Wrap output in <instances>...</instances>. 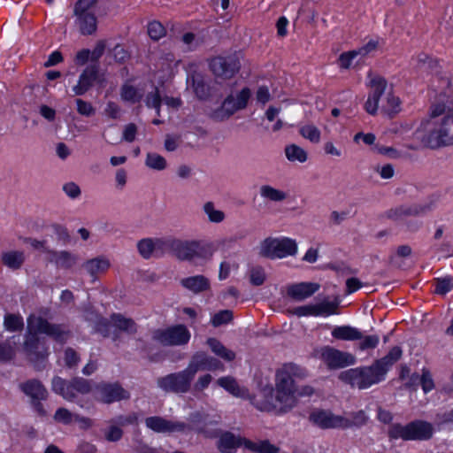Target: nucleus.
<instances>
[{
	"mask_svg": "<svg viewBox=\"0 0 453 453\" xmlns=\"http://www.w3.org/2000/svg\"><path fill=\"white\" fill-rule=\"evenodd\" d=\"M305 376L306 371L296 365H282L276 372L275 389H264L253 398V404L263 411H289L296 406L299 397L310 396L314 392L311 386H296V380Z\"/></svg>",
	"mask_w": 453,
	"mask_h": 453,
	"instance_id": "nucleus-1",
	"label": "nucleus"
},
{
	"mask_svg": "<svg viewBox=\"0 0 453 453\" xmlns=\"http://www.w3.org/2000/svg\"><path fill=\"white\" fill-rule=\"evenodd\" d=\"M425 147L439 149L453 145V110L436 98L413 134Z\"/></svg>",
	"mask_w": 453,
	"mask_h": 453,
	"instance_id": "nucleus-2",
	"label": "nucleus"
},
{
	"mask_svg": "<svg viewBox=\"0 0 453 453\" xmlns=\"http://www.w3.org/2000/svg\"><path fill=\"white\" fill-rule=\"evenodd\" d=\"M52 390L62 395L67 401H73L79 395L93 392L99 401L111 403L129 397V394L119 384H98L92 388L89 382L84 379H75L72 382H66L59 377L52 380Z\"/></svg>",
	"mask_w": 453,
	"mask_h": 453,
	"instance_id": "nucleus-3",
	"label": "nucleus"
},
{
	"mask_svg": "<svg viewBox=\"0 0 453 453\" xmlns=\"http://www.w3.org/2000/svg\"><path fill=\"white\" fill-rule=\"evenodd\" d=\"M27 333L25 349L33 362L44 359L48 355L45 341L38 337L39 334H47L60 343H64L70 336V333L65 326L50 324L42 317L31 315L27 318Z\"/></svg>",
	"mask_w": 453,
	"mask_h": 453,
	"instance_id": "nucleus-4",
	"label": "nucleus"
},
{
	"mask_svg": "<svg viewBox=\"0 0 453 453\" xmlns=\"http://www.w3.org/2000/svg\"><path fill=\"white\" fill-rule=\"evenodd\" d=\"M402 356L399 347L392 348L387 356L372 365L360 366L342 372L339 379L353 388L365 389L385 380L387 372Z\"/></svg>",
	"mask_w": 453,
	"mask_h": 453,
	"instance_id": "nucleus-5",
	"label": "nucleus"
},
{
	"mask_svg": "<svg viewBox=\"0 0 453 453\" xmlns=\"http://www.w3.org/2000/svg\"><path fill=\"white\" fill-rule=\"evenodd\" d=\"M369 94L365 104V110L371 115L376 114L381 96L385 93V98L381 103V110L388 116H394L401 111V100L395 95L392 88H388L387 81L380 76L369 74Z\"/></svg>",
	"mask_w": 453,
	"mask_h": 453,
	"instance_id": "nucleus-6",
	"label": "nucleus"
},
{
	"mask_svg": "<svg viewBox=\"0 0 453 453\" xmlns=\"http://www.w3.org/2000/svg\"><path fill=\"white\" fill-rule=\"evenodd\" d=\"M257 250L263 257L282 259L296 255L298 246L296 240L289 237H267L259 243Z\"/></svg>",
	"mask_w": 453,
	"mask_h": 453,
	"instance_id": "nucleus-7",
	"label": "nucleus"
},
{
	"mask_svg": "<svg viewBox=\"0 0 453 453\" xmlns=\"http://www.w3.org/2000/svg\"><path fill=\"white\" fill-rule=\"evenodd\" d=\"M433 434L432 424L423 420H415L407 425L394 424L388 429V436L393 440L426 441Z\"/></svg>",
	"mask_w": 453,
	"mask_h": 453,
	"instance_id": "nucleus-8",
	"label": "nucleus"
},
{
	"mask_svg": "<svg viewBox=\"0 0 453 453\" xmlns=\"http://www.w3.org/2000/svg\"><path fill=\"white\" fill-rule=\"evenodd\" d=\"M97 0H79L74 6L76 24L80 32L84 35L94 34L97 28L95 15Z\"/></svg>",
	"mask_w": 453,
	"mask_h": 453,
	"instance_id": "nucleus-9",
	"label": "nucleus"
},
{
	"mask_svg": "<svg viewBox=\"0 0 453 453\" xmlns=\"http://www.w3.org/2000/svg\"><path fill=\"white\" fill-rule=\"evenodd\" d=\"M196 374L193 366L189 363L185 370L160 378L157 383L165 391L185 393L188 391Z\"/></svg>",
	"mask_w": 453,
	"mask_h": 453,
	"instance_id": "nucleus-10",
	"label": "nucleus"
},
{
	"mask_svg": "<svg viewBox=\"0 0 453 453\" xmlns=\"http://www.w3.org/2000/svg\"><path fill=\"white\" fill-rule=\"evenodd\" d=\"M209 67L216 78L226 81L239 72L241 62L236 54L217 56L210 59Z\"/></svg>",
	"mask_w": 453,
	"mask_h": 453,
	"instance_id": "nucleus-11",
	"label": "nucleus"
},
{
	"mask_svg": "<svg viewBox=\"0 0 453 453\" xmlns=\"http://www.w3.org/2000/svg\"><path fill=\"white\" fill-rule=\"evenodd\" d=\"M426 210V207L422 204H406L390 209L387 211L386 216L391 220L404 223L409 231H417L421 223L409 219L423 214Z\"/></svg>",
	"mask_w": 453,
	"mask_h": 453,
	"instance_id": "nucleus-12",
	"label": "nucleus"
},
{
	"mask_svg": "<svg viewBox=\"0 0 453 453\" xmlns=\"http://www.w3.org/2000/svg\"><path fill=\"white\" fill-rule=\"evenodd\" d=\"M190 332L183 325H176L153 332L152 338L165 346L187 344L190 340Z\"/></svg>",
	"mask_w": 453,
	"mask_h": 453,
	"instance_id": "nucleus-13",
	"label": "nucleus"
},
{
	"mask_svg": "<svg viewBox=\"0 0 453 453\" xmlns=\"http://www.w3.org/2000/svg\"><path fill=\"white\" fill-rule=\"evenodd\" d=\"M317 355L329 369H340L356 363V357L352 354L330 346L322 347L317 351Z\"/></svg>",
	"mask_w": 453,
	"mask_h": 453,
	"instance_id": "nucleus-14",
	"label": "nucleus"
},
{
	"mask_svg": "<svg viewBox=\"0 0 453 453\" xmlns=\"http://www.w3.org/2000/svg\"><path fill=\"white\" fill-rule=\"evenodd\" d=\"M311 423L321 429H347L344 416L336 415L328 410L315 409L309 415Z\"/></svg>",
	"mask_w": 453,
	"mask_h": 453,
	"instance_id": "nucleus-15",
	"label": "nucleus"
},
{
	"mask_svg": "<svg viewBox=\"0 0 453 453\" xmlns=\"http://www.w3.org/2000/svg\"><path fill=\"white\" fill-rule=\"evenodd\" d=\"M145 425L156 433H187L191 429L188 424L171 421L158 416L147 418Z\"/></svg>",
	"mask_w": 453,
	"mask_h": 453,
	"instance_id": "nucleus-16",
	"label": "nucleus"
},
{
	"mask_svg": "<svg viewBox=\"0 0 453 453\" xmlns=\"http://www.w3.org/2000/svg\"><path fill=\"white\" fill-rule=\"evenodd\" d=\"M433 89L435 92V98L453 110V79L448 75L434 77Z\"/></svg>",
	"mask_w": 453,
	"mask_h": 453,
	"instance_id": "nucleus-17",
	"label": "nucleus"
},
{
	"mask_svg": "<svg viewBox=\"0 0 453 453\" xmlns=\"http://www.w3.org/2000/svg\"><path fill=\"white\" fill-rule=\"evenodd\" d=\"M250 90L248 88L241 91L229 95L223 102L221 106V118H228L236 111L244 109L250 97Z\"/></svg>",
	"mask_w": 453,
	"mask_h": 453,
	"instance_id": "nucleus-18",
	"label": "nucleus"
},
{
	"mask_svg": "<svg viewBox=\"0 0 453 453\" xmlns=\"http://www.w3.org/2000/svg\"><path fill=\"white\" fill-rule=\"evenodd\" d=\"M335 309L334 303L323 301L296 307L291 312L297 317H326L334 314Z\"/></svg>",
	"mask_w": 453,
	"mask_h": 453,
	"instance_id": "nucleus-19",
	"label": "nucleus"
},
{
	"mask_svg": "<svg viewBox=\"0 0 453 453\" xmlns=\"http://www.w3.org/2000/svg\"><path fill=\"white\" fill-rule=\"evenodd\" d=\"M170 245V239L165 238H144L137 242L139 254L145 259L154 255H162Z\"/></svg>",
	"mask_w": 453,
	"mask_h": 453,
	"instance_id": "nucleus-20",
	"label": "nucleus"
},
{
	"mask_svg": "<svg viewBox=\"0 0 453 453\" xmlns=\"http://www.w3.org/2000/svg\"><path fill=\"white\" fill-rule=\"evenodd\" d=\"M179 64L180 61L176 60L173 54L165 55L157 63L155 78L162 84L173 79L177 72Z\"/></svg>",
	"mask_w": 453,
	"mask_h": 453,
	"instance_id": "nucleus-21",
	"label": "nucleus"
},
{
	"mask_svg": "<svg viewBox=\"0 0 453 453\" xmlns=\"http://www.w3.org/2000/svg\"><path fill=\"white\" fill-rule=\"evenodd\" d=\"M320 288L316 282H299L287 288V295L296 301H303L311 297Z\"/></svg>",
	"mask_w": 453,
	"mask_h": 453,
	"instance_id": "nucleus-22",
	"label": "nucleus"
},
{
	"mask_svg": "<svg viewBox=\"0 0 453 453\" xmlns=\"http://www.w3.org/2000/svg\"><path fill=\"white\" fill-rule=\"evenodd\" d=\"M196 373L198 371H216L223 370L224 365L216 358L207 356L203 352L196 353L190 362Z\"/></svg>",
	"mask_w": 453,
	"mask_h": 453,
	"instance_id": "nucleus-23",
	"label": "nucleus"
},
{
	"mask_svg": "<svg viewBox=\"0 0 453 453\" xmlns=\"http://www.w3.org/2000/svg\"><path fill=\"white\" fill-rule=\"evenodd\" d=\"M247 439L230 432L223 433L218 441V449L221 453H234L241 446L245 447Z\"/></svg>",
	"mask_w": 453,
	"mask_h": 453,
	"instance_id": "nucleus-24",
	"label": "nucleus"
},
{
	"mask_svg": "<svg viewBox=\"0 0 453 453\" xmlns=\"http://www.w3.org/2000/svg\"><path fill=\"white\" fill-rule=\"evenodd\" d=\"M172 247L177 258L182 261H194L196 241L170 240L169 247Z\"/></svg>",
	"mask_w": 453,
	"mask_h": 453,
	"instance_id": "nucleus-25",
	"label": "nucleus"
},
{
	"mask_svg": "<svg viewBox=\"0 0 453 453\" xmlns=\"http://www.w3.org/2000/svg\"><path fill=\"white\" fill-rule=\"evenodd\" d=\"M97 77L95 66L87 67L80 75L78 83L73 88L76 96L84 95L94 84Z\"/></svg>",
	"mask_w": 453,
	"mask_h": 453,
	"instance_id": "nucleus-26",
	"label": "nucleus"
},
{
	"mask_svg": "<svg viewBox=\"0 0 453 453\" xmlns=\"http://www.w3.org/2000/svg\"><path fill=\"white\" fill-rule=\"evenodd\" d=\"M180 285L193 294H200L211 288L210 280L204 275H194L180 280Z\"/></svg>",
	"mask_w": 453,
	"mask_h": 453,
	"instance_id": "nucleus-27",
	"label": "nucleus"
},
{
	"mask_svg": "<svg viewBox=\"0 0 453 453\" xmlns=\"http://www.w3.org/2000/svg\"><path fill=\"white\" fill-rule=\"evenodd\" d=\"M111 266L110 260L104 257L92 258L84 263V270L93 278L105 273Z\"/></svg>",
	"mask_w": 453,
	"mask_h": 453,
	"instance_id": "nucleus-28",
	"label": "nucleus"
},
{
	"mask_svg": "<svg viewBox=\"0 0 453 453\" xmlns=\"http://www.w3.org/2000/svg\"><path fill=\"white\" fill-rule=\"evenodd\" d=\"M144 95L142 87L134 86L130 82H126L120 88V98L128 104L139 103Z\"/></svg>",
	"mask_w": 453,
	"mask_h": 453,
	"instance_id": "nucleus-29",
	"label": "nucleus"
},
{
	"mask_svg": "<svg viewBox=\"0 0 453 453\" xmlns=\"http://www.w3.org/2000/svg\"><path fill=\"white\" fill-rule=\"evenodd\" d=\"M47 259L58 268L68 269L76 263V257L67 251H49Z\"/></svg>",
	"mask_w": 453,
	"mask_h": 453,
	"instance_id": "nucleus-30",
	"label": "nucleus"
},
{
	"mask_svg": "<svg viewBox=\"0 0 453 453\" xmlns=\"http://www.w3.org/2000/svg\"><path fill=\"white\" fill-rule=\"evenodd\" d=\"M260 196L267 202L281 203L288 198V193L269 184H264L259 188Z\"/></svg>",
	"mask_w": 453,
	"mask_h": 453,
	"instance_id": "nucleus-31",
	"label": "nucleus"
},
{
	"mask_svg": "<svg viewBox=\"0 0 453 453\" xmlns=\"http://www.w3.org/2000/svg\"><path fill=\"white\" fill-rule=\"evenodd\" d=\"M332 336L341 341H357L362 338V333L351 326H337L331 332Z\"/></svg>",
	"mask_w": 453,
	"mask_h": 453,
	"instance_id": "nucleus-32",
	"label": "nucleus"
},
{
	"mask_svg": "<svg viewBox=\"0 0 453 453\" xmlns=\"http://www.w3.org/2000/svg\"><path fill=\"white\" fill-rule=\"evenodd\" d=\"M215 251V248L212 243H202L196 241V247L194 252L195 265H202L211 260Z\"/></svg>",
	"mask_w": 453,
	"mask_h": 453,
	"instance_id": "nucleus-33",
	"label": "nucleus"
},
{
	"mask_svg": "<svg viewBox=\"0 0 453 453\" xmlns=\"http://www.w3.org/2000/svg\"><path fill=\"white\" fill-rule=\"evenodd\" d=\"M217 384L236 397L245 398L249 396L246 388L238 385L237 381L230 376L221 377L217 380Z\"/></svg>",
	"mask_w": 453,
	"mask_h": 453,
	"instance_id": "nucleus-34",
	"label": "nucleus"
},
{
	"mask_svg": "<svg viewBox=\"0 0 453 453\" xmlns=\"http://www.w3.org/2000/svg\"><path fill=\"white\" fill-rule=\"evenodd\" d=\"M187 82L198 98L205 99L209 96L210 88L205 83L203 75L199 73H194L191 76L188 75Z\"/></svg>",
	"mask_w": 453,
	"mask_h": 453,
	"instance_id": "nucleus-35",
	"label": "nucleus"
},
{
	"mask_svg": "<svg viewBox=\"0 0 453 453\" xmlns=\"http://www.w3.org/2000/svg\"><path fill=\"white\" fill-rule=\"evenodd\" d=\"M299 134L311 143H319L321 141L320 129L311 122L301 123L298 126Z\"/></svg>",
	"mask_w": 453,
	"mask_h": 453,
	"instance_id": "nucleus-36",
	"label": "nucleus"
},
{
	"mask_svg": "<svg viewBox=\"0 0 453 453\" xmlns=\"http://www.w3.org/2000/svg\"><path fill=\"white\" fill-rule=\"evenodd\" d=\"M2 261L7 267L16 270L21 267L25 261V254L22 251L11 250L2 254Z\"/></svg>",
	"mask_w": 453,
	"mask_h": 453,
	"instance_id": "nucleus-37",
	"label": "nucleus"
},
{
	"mask_svg": "<svg viewBox=\"0 0 453 453\" xmlns=\"http://www.w3.org/2000/svg\"><path fill=\"white\" fill-rule=\"evenodd\" d=\"M23 391L29 396L37 400H43L47 397V390L37 380H30L23 384Z\"/></svg>",
	"mask_w": 453,
	"mask_h": 453,
	"instance_id": "nucleus-38",
	"label": "nucleus"
},
{
	"mask_svg": "<svg viewBox=\"0 0 453 453\" xmlns=\"http://www.w3.org/2000/svg\"><path fill=\"white\" fill-rule=\"evenodd\" d=\"M245 448L257 453H279V448L269 441H245Z\"/></svg>",
	"mask_w": 453,
	"mask_h": 453,
	"instance_id": "nucleus-39",
	"label": "nucleus"
},
{
	"mask_svg": "<svg viewBox=\"0 0 453 453\" xmlns=\"http://www.w3.org/2000/svg\"><path fill=\"white\" fill-rule=\"evenodd\" d=\"M285 154L291 162L304 163L308 158L306 150L296 144L288 145L285 148Z\"/></svg>",
	"mask_w": 453,
	"mask_h": 453,
	"instance_id": "nucleus-40",
	"label": "nucleus"
},
{
	"mask_svg": "<svg viewBox=\"0 0 453 453\" xmlns=\"http://www.w3.org/2000/svg\"><path fill=\"white\" fill-rule=\"evenodd\" d=\"M111 325L117 329L128 334L134 333L136 330L135 323L132 319H127L120 314H113L111 316Z\"/></svg>",
	"mask_w": 453,
	"mask_h": 453,
	"instance_id": "nucleus-41",
	"label": "nucleus"
},
{
	"mask_svg": "<svg viewBox=\"0 0 453 453\" xmlns=\"http://www.w3.org/2000/svg\"><path fill=\"white\" fill-rule=\"evenodd\" d=\"M207 343L216 355L225 360L232 361L235 357V354L232 350L227 349L218 340L210 338L208 339Z\"/></svg>",
	"mask_w": 453,
	"mask_h": 453,
	"instance_id": "nucleus-42",
	"label": "nucleus"
},
{
	"mask_svg": "<svg viewBox=\"0 0 453 453\" xmlns=\"http://www.w3.org/2000/svg\"><path fill=\"white\" fill-rule=\"evenodd\" d=\"M145 165L150 169L162 171L166 168L167 163L164 157L155 152H149L146 155Z\"/></svg>",
	"mask_w": 453,
	"mask_h": 453,
	"instance_id": "nucleus-43",
	"label": "nucleus"
},
{
	"mask_svg": "<svg viewBox=\"0 0 453 453\" xmlns=\"http://www.w3.org/2000/svg\"><path fill=\"white\" fill-rule=\"evenodd\" d=\"M203 211L207 215L208 219L212 223H221L225 219V213L216 209L212 202H207L203 204Z\"/></svg>",
	"mask_w": 453,
	"mask_h": 453,
	"instance_id": "nucleus-44",
	"label": "nucleus"
},
{
	"mask_svg": "<svg viewBox=\"0 0 453 453\" xmlns=\"http://www.w3.org/2000/svg\"><path fill=\"white\" fill-rule=\"evenodd\" d=\"M350 418L345 417L344 419L348 425L347 429L350 427H360L365 426L368 421V416L364 411H358L356 412H351L349 414Z\"/></svg>",
	"mask_w": 453,
	"mask_h": 453,
	"instance_id": "nucleus-45",
	"label": "nucleus"
},
{
	"mask_svg": "<svg viewBox=\"0 0 453 453\" xmlns=\"http://www.w3.org/2000/svg\"><path fill=\"white\" fill-rule=\"evenodd\" d=\"M4 325L5 329L8 331H20L24 326L23 318L19 314H6Z\"/></svg>",
	"mask_w": 453,
	"mask_h": 453,
	"instance_id": "nucleus-46",
	"label": "nucleus"
},
{
	"mask_svg": "<svg viewBox=\"0 0 453 453\" xmlns=\"http://www.w3.org/2000/svg\"><path fill=\"white\" fill-rule=\"evenodd\" d=\"M148 35L152 40L158 41L166 35V30L159 21L153 20L148 24Z\"/></svg>",
	"mask_w": 453,
	"mask_h": 453,
	"instance_id": "nucleus-47",
	"label": "nucleus"
},
{
	"mask_svg": "<svg viewBox=\"0 0 453 453\" xmlns=\"http://www.w3.org/2000/svg\"><path fill=\"white\" fill-rule=\"evenodd\" d=\"M75 413L65 408H58L54 414V420L64 425H70L75 420Z\"/></svg>",
	"mask_w": 453,
	"mask_h": 453,
	"instance_id": "nucleus-48",
	"label": "nucleus"
},
{
	"mask_svg": "<svg viewBox=\"0 0 453 453\" xmlns=\"http://www.w3.org/2000/svg\"><path fill=\"white\" fill-rule=\"evenodd\" d=\"M453 289V278L444 277L437 279L435 281L434 292L438 295L444 296Z\"/></svg>",
	"mask_w": 453,
	"mask_h": 453,
	"instance_id": "nucleus-49",
	"label": "nucleus"
},
{
	"mask_svg": "<svg viewBox=\"0 0 453 453\" xmlns=\"http://www.w3.org/2000/svg\"><path fill=\"white\" fill-rule=\"evenodd\" d=\"M358 58V53L354 50L347 52H343L338 58V64L341 68L348 69L352 65L353 61Z\"/></svg>",
	"mask_w": 453,
	"mask_h": 453,
	"instance_id": "nucleus-50",
	"label": "nucleus"
},
{
	"mask_svg": "<svg viewBox=\"0 0 453 453\" xmlns=\"http://www.w3.org/2000/svg\"><path fill=\"white\" fill-rule=\"evenodd\" d=\"M233 319V313L229 310L220 311L215 313L211 318V324L213 326H219L221 325L230 322Z\"/></svg>",
	"mask_w": 453,
	"mask_h": 453,
	"instance_id": "nucleus-51",
	"label": "nucleus"
},
{
	"mask_svg": "<svg viewBox=\"0 0 453 453\" xmlns=\"http://www.w3.org/2000/svg\"><path fill=\"white\" fill-rule=\"evenodd\" d=\"M250 280L254 286H260L265 280V273L260 266L253 267L250 271Z\"/></svg>",
	"mask_w": 453,
	"mask_h": 453,
	"instance_id": "nucleus-52",
	"label": "nucleus"
},
{
	"mask_svg": "<svg viewBox=\"0 0 453 453\" xmlns=\"http://www.w3.org/2000/svg\"><path fill=\"white\" fill-rule=\"evenodd\" d=\"M360 341L358 344V349L360 350H366L368 349H374L378 346L380 338L378 335H366L363 336L361 339H358Z\"/></svg>",
	"mask_w": 453,
	"mask_h": 453,
	"instance_id": "nucleus-53",
	"label": "nucleus"
},
{
	"mask_svg": "<svg viewBox=\"0 0 453 453\" xmlns=\"http://www.w3.org/2000/svg\"><path fill=\"white\" fill-rule=\"evenodd\" d=\"M420 384H421V388L425 393H428L434 389V380H433L432 375L428 370H426V369L422 370Z\"/></svg>",
	"mask_w": 453,
	"mask_h": 453,
	"instance_id": "nucleus-54",
	"label": "nucleus"
},
{
	"mask_svg": "<svg viewBox=\"0 0 453 453\" xmlns=\"http://www.w3.org/2000/svg\"><path fill=\"white\" fill-rule=\"evenodd\" d=\"M378 48V42L375 40H370L367 43H365L361 48L355 50L358 53L359 60H362L367 55L375 51Z\"/></svg>",
	"mask_w": 453,
	"mask_h": 453,
	"instance_id": "nucleus-55",
	"label": "nucleus"
},
{
	"mask_svg": "<svg viewBox=\"0 0 453 453\" xmlns=\"http://www.w3.org/2000/svg\"><path fill=\"white\" fill-rule=\"evenodd\" d=\"M76 104H77V111L81 115L89 117L95 113V108L88 102H86L82 99H77Z\"/></svg>",
	"mask_w": 453,
	"mask_h": 453,
	"instance_id": "nucleus-56",
	"label": "nucleus"
},
{
	"mask_svg": "<svg viewBox=\"0 0 453 453\" xmlns=\"http://www.w3.org/2000/svg\"><path fill=\"white\" fill-rule=\"evenodd\" d=\"M161 102L162 99L160 98L157 88L146 97V105L150 108H155L157 115L159 114Z\"/></svg>",
	"mask_w": 453,
	"mask_h": 453,
	"instance_id": "nucleus-57",
	"label": "nucleus"
},
{
	"mask_svg": "<svg viewBox=\"0 0 453 453\" xmlns=\"http://www.w3.org/2000/svg\"><path fill=\"white\" fill-rule=\"evenodd\" d=\"M63 190L65 194L72 199L78 198L81 193L80 187L73 181L65 183L63 186Z\"/></svg>",
	"mask_w": 453,
	"mask_h": 453,
	"instance_id": "nucleus-58",
	"label": "nucleus"
},
{
	"mask_svg": "<svg viewBox=\"0 0 453 453\" xmlns=\"http://www.w3.org/2000/svg\"><path fill=\"white\" fill-rule=\"evenodd\" d=\"M375 150L379 154L384 155L389 158L396 159L402 157L401 152L393 147L376 146Z\"/></svg>",
	"mask_w": 453,
	"mask_h": 453,
	"instance_id": "nucleus-59",
	"label": "nucleus"
},
{
	"mask_svg": "<svg viewBox=\"0 0 453 453\" xmlns=\"http://www.w3.org/2000/svg\"><path fill=\"white\" fill-rule=\"evenodd\" d=\"M256 99L257 103L265 105L271 99V94L269 88L265 86H260L256 93Z\"/></svg>",
	"mask_w": 453,
	"mask_h": 453,
	"instance_id": "nucleus-60",
	"label": "nucleus"
},
{
	"mask_svg": "<svg viewBox=\"0 0 453 453\" xmlns=\"http://www.w3.org/2000/svg\"><path fill=\"white\" fill-rule=\"evenodd\" d=\"M211 380H212L211 375H210V374L201 375L197 379L196 382L195 383L194 389L196 391H202L209 386V384L211 382Z\"/></svg>",
	"mask_w": 453,
	"mask_h": 453,
	"instance_id": "nucleus-61",
	"label": "nucleus"
},
{
	"mask_svg": "<svg viewBox=\"0 0 453 453\" xmlns=\"http://www.w3.org/2000/svg\"><path fill=\"white\" fill-rule=\"evenodd\" d=\"M288 19L285 16L279 18L276 23L277 35L280 37H285L288 35Z\"/></svg>",
	"mask_w": 453,
	"mask_h": 453,
	"instance_id": "nucleus-62",
	"label": "nucleus"
},
{
	"mask_svg": "<svg viewBox=\"0 0 453 453\" xmlns=\"http://www.w3.org/2000/svg\"><path fill=\"white\" fill-rule=\"evenodd\" d=\"M137 127L134 124L130 123L125 127L123 131V139L128 142H133L135 139Z\"/></svg>",
	"mask_w": 453,
	"mask_h": 453,
	"instance_id": "nucleus-63",
	"label": "nucleus"
},
{
	"mask_svg": "<svg viewBox=\"0 0 453 453\" xmlns=\"http://www.w3.org/2000/svg\"><path fill=\"white\" fill-rule=\"evenodd\" d=\"M122 436V431L116 426H111L105 433V437L108 441H116Z\"/></svg>",
	"mask_w": 453,
	"mask_h": 453,
	"instance_id": "nucleus-64",
	"label": "nucleus"
}]
</instances>
